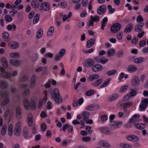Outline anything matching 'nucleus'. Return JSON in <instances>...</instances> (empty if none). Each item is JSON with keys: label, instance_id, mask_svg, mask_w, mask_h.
Masks as SVG:
<instances>
[{"label": "nucleus", "instance_id": "41", "mask_svg": "<svg viewBox=\"0 0 148 148\" xmlns=\"http://www.w3.org/2000/svg\"><path fill=\"white\" fill-rule=\"evenodd\" d=\"M43 34V30L42 29L40 28L36 34V38L37 39L40 38L42 37Z\"/></svg>", "mask_w": 148, "mask_h": 148}, {"label": "nucleus", "instance_id": "37", "mask_svg": "<svg viewBox=\"0 0 148 148\" xmlns=\"http://www.w3.org/2000/svg\"><path fill=\"white\" fill-rule=\"evenodd\" d=\"M115 53V51L114 49H109L107 53L108 57H111L113 56Z\"/></svg>", "mask_w": 148, "mask_h": 148}, {"label": "nucleus", "instance_id": "49", "mask_svg": "<svg viewBox=\"0 0 148 148\" xmlns=\"http://www.w3.org/2000/svg\"><path fill=\"white\" fill-rule=\"evenodd\" d=\"M116 70L115 69L108 71L106 74L108 76H111L115 74L116 73Z\"/></svg>", "mask_w": 148, "mask_h": 148}, {"label": "nucleus", "instance_id": "27", "mask_svg": "<svg viewBox=\"0 0 148 148\" xmlns=\"http://www.w3.org/2000/svg\"><path fill=\"white\" fill-rule=\"evenodd\" d=\"M99 144L101 146L104 147L109 148L110 147V144L105 140H101L99 142Z\"/></svg>", "mask_w": 148, "mask_h": 148}, {"label": "nucleus", "instance_id": "44", "mask_svg": "<svg viewBox=\"0 0 148 148\" xmlns=\"http://www.w3.org/2000/svg\"><path fill=\"white\" fill-rule=\"evenodd\" d=\"M102 79L101 78L95 81L93 83V85L94 86H99L102 82Z\"/></svg>", "mask_w": 148, "mask_h": 148}, {"label": "nucleus", "instance_id": "35", "mask_svg": "<svg viewBox=\"0 0 148 148\" xmlns=\"http://www.w3.org/2000/svg\"><path fill=\"white\" fill-rule=\"evenodd\" d=\"M2 66L5 68H6L8 66V63L6 59L4 57L1 58V60Z\"/></svg>", "mask_w": 148, "mask_h": 148}, {"label": "nucleus", "instance_id": "54", "mask_svg": "<svg viewBox=\"0 0 148 148\" xmlns=\"http://www.w3.org/2000/svg\"><path fill=\"white\" fill-rule=\"evenodd\" d=\"M108 8L110 13L112 14L115 11V9L114 8H112V6L110 5H108Z\"/></svg>", "mask_w": 148, "mask_h": 148}, {"label": "nucleus", "instance_id": "39", "mask_svg": "<svg viewBox=\"0 0 148 148\" xmlns=\"http://www.w3.org/2000/svg\"><path fill=\"white\" fill-rule=\"evenodd\" d=\"M23 136L26 138H27L29 136V131L26 127H25L23 131Z\"/></svg>", "mask_w": 148, "mask_h": 148}, {"label": "nucleus", "instance_id": "11", "mask_svg": "<svg viewBox=\"0 0 148 148\" xmlns=\"http://www.w3.org/2000/svg\"><path fill=\"white\" fill-rule=\"evenodd\" d=\"M99 130L101 132L105 135H108L112 133V132L107 127H102L100 128Z\"/></svg>", "mask_w": 148, "mask_h": 148}, {"label": "nucleus", "instance_id": "51", "mask_svg": "<svg viewBox=\"0 0 148 148\" xmlns=\"http://www.w3.org/2000/svg\"><path fill=\"white\" fill-rule=\"evenodd\" d=\"M90 18H91V20H92V21L94 22H98L99 20V17L98 16H96L94 17H93L92 16H91Z\"/></svg>", "mask_w": 148, "mask_h": 148}, {"label": "nucleus", "instance_id": "30", "mask_svg": "<svg viewBox=\"0 0 148 148\" xmlns=\"http://www.w3.org/2000/svg\"><path fill=\"white\" fill-rule=\"evenodd\" d=\"M0 87L2 89H5L8 87L7 82L4 80L0 81Z\"/></svg>", "mask_w": 148, "mask_h": 148}, {"label": "nucleus", "instance_id": "62", "mask_svg": "<svg viewBox=\"0 0 148 148\" xmlns=\"http://www.w3.org/2000/svg\"><path fill=\"white\" fill-rule=\"evenodd\" d=\"M66 53V50L64 49H61L59 52L58 54L61 56L62 57Z\"/></svg>", "mask_w": 148, "mask_h": 148}, {"label": "nucleus", "instance_id": "17", "mask_svg": "<svg viewBox=\"0 0 148 148\" xmlns=\"http://www.w3.org/2000/svg\"><path fill=\"white\" fill-rule=\"evenodd\" d=\"M122 123V122H120L119 121H110V127L112 128L113 127L115 126L116 128H118L119 127L120 125H121Z\"/></svg>", "mask_w": 148, "mask_h": 148}, {"label": "nucleus", "instance_id": "56", "mask_svg": "<svg viewBox=\"0 0 148 148\" xmlns=\"http://www.w3.org/2000/svg\"><path fill=\"white\" fill-rule=\"evenodd\" d=\"M101 59L100 62L102 64H104L108 61V59H106L103 57H101Z\"/></svg>", "mask_w": 148, "mask_h": 148}, {"label": "nucleus", "instance_id": "4", "mask_svg": "<svg viewBox=\"0 0 148 148\" xmlns=\"http://www.w3.org/2000/svg\"><path fill=\"white\" fill-rule=\"evenodd\" d=\"M8 95V92H0V97H2L4 98H6L5 99L2 103L1 106L2 107L6 106L8 104L9 102V99L7 98Z\"/></svg>", "mask_w": 148, "mask_h": 148}, {"label": "nucleus", "instance_id": "48", "mask_svg": "<svg viewBox=\"0 0 148 148\" xmlns=\"http://www.w3.org/2000/svg\"><path fill=\"white\" fill-rule=\"evenodd\" d=\"M72 14V12H70L69 13L68 16H67L66 15H64L62 17V18L63 21H66L69 18V19H70V18Z\"/></svg>", "mask_w": 148, "mask_h": 148}, {"label": "nucleus", "instance_id": "59", "mask_svg": "<svg viewBox=\"0 0 148 148\" xmlns=\"http://www.w3.org/2000/svg\"><path fill=\"white\" fill-rule=\"evenodd\" d=\"M123 50H120L118 52L117 56L119 58H121L123 56Z\"/></svg>", "mask_w": 148, "mask_h": 148}, {"label": "nucleus", "instance_id": "22", "mask_svg": "<svg viewBox=\"0 0 148 148\" xmlns=\"http://www.w3.org/2000/svg\"><path fill=\"white\" fill-rule=\"evenodd\" d=\"M0 76L3 78L7 79L11 77L12 74L8 72H3L0 74Z\"/></svg>", "mask_w": 148, "mask_h": 148}, {"label": "nucleus", "instance_id": "36", "mask_svg": "<svg viewBox=\"0 0 148 148\" xmlns=\"http://www.w3.org/2000/svg\"><path fill=\"white\" fill-rule=\"evenodd\" d=\"M54 31L53 27L51 26L49 29L47 33V35L48 37H50L53 35Z\"/></svg>", "mask_w": 148, "mask_h": 148}, {"label": "nucleus", "instance_id": "24", "mask_svg": "<svg viewBox=\"0 0 148 148\" xmlns=\"http://www.w3.org/2000/svg\"><path fill=\"white\" fill-rule=\"evenodd\" d=\"M10 63L11 65L15 66H18L21 64V62L19 60L14 59L10 60Z\"/></svg>", "mask_w": 148, "mask_h": 148}, {"label": "nucleus", "instance_id": "2", "mask_svg": "<svg viewBox=\"0 0 148 148\" xmlns=\"http://www.w3.org/2000/svg\"><path fill=\"white\" fill-rule=\"evenodd\" d=\"M53 98L57 103L58 104L62 103V100L58 89L56 88L53 90Z\"/></svg>", "mask_w": 148, "mask_h": 148}, {"label": "nucleus", "instance_id": "38", "mask_svg": "<svg viewBox=\"0 0 148 148\" xmlns=\"http://www.w3.org/2000/svg\"><path fill=\"white\" fill-rule=\"evenodd\" d=\"M140 117L139 115L138 114H136L133 116L131 119L129 121V123H132L133 121H137Z\"/></svg>", "mask_w": 148, "mask_h": 148}, {"label": "nucleus", "instance_id": "61", "mask_svg": "<svg viewBox=\"0 0 148 148\" xmlns=\"http://www.w3.org/2000/svg\"><path fill=\"white\" fill-rule=\"evenodd\" d=\"M12 19L10 15H6L5 17V20L7 22H9L12 21Z\"/></svg>", "mask_w": 148, "mask_h": 148}, {"label": "nucleus", "instance_id": "31", "mask_svg": "<svg viewBox=\"0 0 148 148\" xmlns=\"http://www.w3.org/2000/svg\"><path fill=\"white\" fill-rule=\"evenodd\" d=\"M90 115L89 112L86 111H84L81 114L84 121L86 120L89 118V116Z\"/></svg>", "mask_w": 148, "mask_h": 148}, {"label": "nucleus", "instance_id": "42", "mask_svg": "<svg viewBox=\"0 0 148 148\" xmlns=\"http://www.w3.org/2000/svg\"><path fill=\"white\" fill-rule=\"evenodd\" d=\"M144 60V58L142 57H140L135 59L134 62L135 63L138 64L142 63Z\"/></svg>", "mask_w": 148, "mask_h": 148}, {"label": "nucleus", "instance_id": "5", "mask_svg": "<svg viewBox=\"0 0 148 148\" xmlns=\"http://www.w3.org/2000/svg\"><path fill=\"white\" fill-rule=\"evenodd\" d=\"M121 27V25L119 23L114 24L111 27L110 31L112 33H116L120 30Z\"/></svg>", "mask_w": 148, "mask_h": 148}, {"label": "nucleus", "instance_id": "46", "mask_svg": "<svg viewBox=\"0 0 148 148\" xmlns=\"http://www.w3.org/2000/svg\"><path fill=\"white\" fill-rule=\"evenodd\" d=\"M120 146L123 148H132V146L128 144L121 143L119 145Z\"/></svg>", "mask_w": 148, "mask_h": 148}, {"label": "nucleus", "instance_id": "3", "mask_svg": "<svg viewBox=\"0 0 148 148\" xmlns=\"http://www.w3.org/2000/svg\"><path fill=\"white\" fill-rule=\"evenodd\" d=\"M22 123L21 121H18L15 125L14 128V133L17 136H19L21 133V126Z\"/></svg>", "mask_w": 148, "mask_h": 148}, {"label": "nucleus", "instance_id": "52", "mask_svg": "<svg viewBox=\"0 0 148 148\" xmlns=\"http://www.w3.org/2000/svg\"><path fill=\"white\" fill-rule=\"evenodd\" d=\"M128 88V86L127 85H124L122 86L120 89V91L121 92L123 93L125 92Z\"/></svg>", "mask_w": 148, "mask_h": 148}, {"label": "nucleus", "instance_id": "9", "mask_svg": "<svg viewBox=\"0 0 148 148\" xmlns=\"http://www.w3.org/2000/svg\"><path fill=\"white\" fill-rule=\"evenodd\" d=\"M106 10V6L105 5H102L97 8V12L98 14L101 15L103 14Z\"/></svg>", "mask_w": 148, "mask_h": 148}, {"label": "nucleus", "instance_id": "19", "mask_svg": "<svg viewBox=\"0 0 148 148\" xmlns=\"http://www.w3.org/2000/svg\"><path fill=\"white\" fill-rule=\"evenodd\" d=\"M133 25L132 23L129 24L125 28L124 32L125 33H128L130 32L133 29Z\"/></svg>", "mask_w": 148, "mask_h": 148}, {"label": "nucleus", "instance_id": "43", "mask_svg": "<svg viewBox=\"0 0 148 148\" xmlns=\"http://www.w3.org/2000/svg\"><path fill=\"white\" fill-rule=\"evenodd\" d=\"M118 97V95L116 94H112L109 98V101H114Z\"/></svg>", "mask_w": 148, "mask_h": 148}, {"label": "nucleus", "instance_id": "47", "mask_svg": "<svg viewBox=\"0 0 148 148\" xmlns=\"http://www.w3.org/2000/svg\"><path fill=\"white\" fill-rule=\"evenodd\" d=\"M40 18L39 14H36L34 18L33 23L35 24H36Z\"/></svg>", "mask_w": 148, "mask_h": 148}, {"label": "nucleus", "instance_id": "53", "mask_svg": "<svg viewBox=\"0 0 148 148\" xmlns=\"http://www.w3.org/2000/svg\"><path fill=\"white\" fill-rule=\"evenodd\" d=\"M141 104L147 106L148 105V99H144L141 102Z\"/></svg>", "mask_w": 148, "mask_h": 148}, {"label": "nucleus", "instance_id": "34", "mask_svg": "<svg viewBox=\"0 0 148 148\" xmlns=\"http://www.w3.org/2000/svg\"><path fill=\"white\" fill-rule=\"evenodd\" d=\"M10 56L12 58L18 59L20 57V55L18 52H12L10 53Z\"/></svg>", "mask_w": 148, "mask_h": 148}, {"label": "nucleus", "instance_id": "14", "mask_svg": "<svg viewBox=\"0 0 148 148\" xmlns=\"http://www.w3.org/2000/svg\"><path fill=\"white\" fill-rule=\"evenodd\" d=\"M131 84L133 86H136L139 85L140 80L136 76L134 77L132 79Z\"/></svg>", "mask_w": 148, "mask_h": 148}, {"label": "nucleus", "instance_id": "20", "mask_svg": "<svg viewBox=\"0 0 148 148\" xmlns=\"http://www.w3.org/2000/svg\"><path fill=\"white\" fill-rule=\"evenodd\" d=\"M22 110L19 106H17L16 109V118L20 119L21 118Z\"/></svg>", "mask_w": 148, "mask_h": 148}, {"label": "nucleus", "instance_id": "55", "mask_svg": "<svg viewBox=\"0 0 148 148\" xmlns=\"http://www.w3.org/2000/svg\"><path fill=\"white\" fill-rule=\"evenodd\" d=\"M51 80L49 79L48 82L46 83L45 85V87L46 88H50L51 86Z\"/></svg>", "mask_w": 148, "mask_h": 148}, {"label": "nucleus", "instance_id": "40", "mask_svg": "<svg viewBox=\"0 0 148 148\" xmlns=\"http://www.w3.org/2000/svg\"><path fill=\"white\" fill-rule=\"evenodd\" d=\"M7 128V127L6 125L4 124L2 126L1 132V134L2 136H3L5 135Z\"/></svg>", "mask_w": 148, "mask_h": 148}, {"label": "nucleus", "instance_id": "23", "mask_svg": "<svg viewBox=\"0 0 148 148\" xmlns=\"http://www.w3.org/2000/svg\"><path fill=\"white\" fill-rule=\"evenodd\" d=\"M95 41V39L92 38L88 40L86 43V47L88 48L91 47L94 44Z\"/></svg>", "mask_w": 148, "mask_h": 148}, {"label": "nucleus", "instance_id": "60", "mask_svg": "<svg viewBox=\"0 0 148 148\" xmlns=\"http://www.w3.org/2000/svg\"><path fill=\"white\" fill-rule=\"evenodd\" d=\"M93 51V49L92 48L88 50H86L85 49H83L82 50L83 52L86 54L91 53H92Z\"/></svg>", "mask_w": 148, "mask_h": 148}, {"label": "nucleus", "instance_id": "33", "mask_svg": "<svg viewBox=\"0 0 148 148\" xmlns=\"http://www.w3.org/2000/svg\"><path fill=\"white\" fill-rule=\"evenodd\" d=\"M108 19L107 17H104L101 21V28L102 30H103L105 27L106 25V24L108 21Z\"/></svg>", "mask_w": 148, "mask_h": 148}, {"label": "nucleus", "instance_id": "18", "mask_svg": "<svg viewBox=\"0 0 148 148\" xmlns=\"http://www.w3.org/2000/svg\"><path fill=\"white\" fill-rule=\"evenodd\" d=\"M99 108L98 105L96 104H92L87 107L86 108V110L88 111H93L98 109Z\"/></svg>", "mask_w": 148, "mask_h": 148}, {"label": "nucleus", "instance_id": "15", "mask_svg": "<svg viewBox=\"0 0 148 148\" xmlns=\"http://www.w3.org/2000/svg\"><path fill=\"white\" fill-rule=\"evenodd\" d=\"M144 24L143 23H139L138 25H136L134 28V31L135 32H138V33L143 31L142 30Z\"/></svg>", "mask_w": 148, "mask_h": 148}, {"label": "nucleus", "instance_id": "21", "mask_svg": "<svg viewBox=\"0 0 148 148\" xmlns=\"http://www.w3.org/2000/svg\"><path fill=\"white\" fill-rule=\"evenodd\" d=\"M126 138L128 140L133 142L137 141L138 140V137L134 135H130L127 136L126 137Z\"/></svg>", "mask_w": 148, "mask_h": 148}, {"label": "nucleus", "instance_id": "64", "mask_svg": "<svg viewBox=\"0 0 148 148\" xmlns=\"http://www.w3.org/2000/svg\"><path fill=\"white\" fill-rule=\"evenodd\" d=\"M138 41V38L136 36L134 37L131 40V43L133 44H135Z\"/></svg>", "mask_w": 148, "mask_h": 148}, {"label": "nucleus", "instance_id": "26", "mask_svg": "<svg viewBox=\"0 0 148 148\" xmlns=\"http://www.w3.org/2000/svg\"><path fill=\"white\" fill-rule=\"evenodd\" d=\"M31 6L34 8H38L40 3L37 0H33L31 2Z\"/></svg>", "mask_w": 148, "mask_h": 148}, {"label": "nucleus", "instance_id": "12", "mask_svg": "<svg viewBox=\"0 0 148 148\" xmlns=\"http://www.w3.org/2000/svg\"><path fill=\"white\" fill-rule=\"evenodd\" d=\"M28 125L29 126L31 127L32 126L34 122L33 116L31 113L28 114L27 117Z\"/></svg>", "mask_w": 148, "mask_h": 148}, {"label": "nucleus", "instance_id": "45", "mask_svg": "<svg viewBox=\"0 0 148 148\" xmlns=\"http://www.w3.org/2000/svg\"><path fill=\"white\" fill-rule=\"evenodd\" d=\"M28 80V78L27 76L23 75L21 76L19 79V81L21 82H25Z\"/></svg>", "mask_w": 148, "mask_h": 148}, {"label": "nucleus", "instance_id": "10", "mask_svg": "<svg viewBox=\"0 0 148 148\" xmlns=\"http://www.w3.org/2000/svg\"><path fill=\"white\" fill-rule=\"evenodd\" d=\"M8 46L11 49H16L18 48L19 44L16 41H11L9 42Z\"/></svg>", "mask_w": 148, "mask_h": 148}, {"label": "nucleus", "instance_id": "29", "mask_svg": "<svg viewBox=\"0 0 148 148\" xmlns=\"http://www.w3.org/2000/svg\"><path fill=\"white\" fill-rule=\"evenodd\" d=\"M30 94V91L29 89L26 88L22 92L23 96L24 97H29Z\"/></svg>", "mask_w": 148, "mask_h": 148}, {"label": "nucleus", "instance_id": "28", "mask_svg": "<svg viewBox=\"0 0 148 148\" xmlns=\"http://www.w3.org/2000/svg\"><path fill=\"white\" fill-rule=\"evenodd\" d=\"M99 77V75L97 74H93L90 75L88 77V79L90 81H92L98 78Z\"/></svg>", "mask_w": 148, "mask_h": 148}, {"label": "nucleus", "instance_id": "1", "mask_svg": "<svg viewBox=\"0 0 148 148\" xmlns=\"http://www.w3.org/2000/svg\"><path fill=\"white\" fill-rule=\"evenodd\" d=\"M36 99L35 97L31 98L30 103L27 98H25L23 101V105L25 108L27 110H29L30 108L32 110L35 109L36 106Z\"/></svg>", "mask_w": 148, "mask_h": 148}, {"label": "nucleus", "instance_id": "8", "mask_svg": "<svg viewBox=\"0 0 148 148\" xmlns=\"http://www.w3.org/2000/svg\"><path fill=\"white\" fill-rule=\"evenodd\" d=\"M40 7V10H42L44 11H48L49 10L50 5L47 2H43L41 3Z\"/></svg>", "mask_w": 148, "mask_h": 148}, {"label": "nucleus", "instance_id": "6", "mask_svg": "<svg viewBox=\"0 0 148 148\" xmlns=\"http://www.w3.org/2000/svg\"><path fill=\"white\" fill-rule=\"evenodd\" d=\"M91 69L92 71L96 73L102 71L103 69V67L101 64H97L94 65Z\"/></svg>", "mask_w": 148, "mask_h": 148}, {"label": "nucleus", "instance_id": "16", "mask_svg": "<svg viewBox=\"0 0 148 148\" xmlns=\"http://www.w3.org/2000/svg\"><path fill=\"white\" fill-rule=\"evenodd\" d=\"M127 70L128 72L131 73L136 71L137 69L135 65L131 64L128 66Z\"/></svg>", "mask_w": 148, "mask_h": 148}, {"label": "nucleus", "instance_id": "25", "mask_svg": "<svg viewBox=\"0 0 148 148\" xmlns=\"http://www.w3.org/2000/svg\"><path fill=\"white\" fill-rule=\"evenodd\" d=\"M132 105V103L129 102L124 103L123 104V110L124 112H127V108L131 106Z\"/></svg>", "mask_w": 148, "mask_h": 148}, {"label": "nucleus", "instance_id": "32", "mask_svg": "<svg viewBox=\"0 0 148 148\" xmlns=\"http://www.w3.org/2000/svg\"><path fill=\"white\" fill-rule=\"evenodd\" d=\"M3 38L5 41H8L10 40V36L8 33L6 32H4L2 34Z\"/></svg>", "mask_w": 148, "mask_h": 148}, {"label": "nucleus", "instance_id": "57", "mask_svg": "<svg viewBox=\"0 0 148 148\" xmlns=\"http://www.w3.org/2000/svg\"><path fill=\"white\" fill-rule=\"evenodd\" d=\"M92 128L91 127L89 126H87L86 127V131L87 133V134H91L92 133V132L90 130V129Z\"/></svg>", "mask_w": 148, "mask_h": 148}, {"label": "nucleus", "instance_id": "7", "mask_svg": "<svg viewBox=\"0 0 148 148\" xmlns=\"http://www.w3.org/2000/svg\"><path fill=\"white\" fill-rule=\"evenodd\" d=\"M95 63L94 60L89 58L86 60L84 63V65L85 66L87 67H92L94 66Z\"/></svg>", "mask_w": 148, "mask_h": 148}, {"label": "nucleus", "instance_id": "63", "mask_svg": "<svg viewBox=\"0 0 148 148\" xmlns=\"http://www.w3.org/2000/svg\"><path fill=\"white\" fill-rule=\"evenodd\" d=\"M146 127V125L144 124H140L137 125L136 127L139 129H142Z\"/></svg>", "mask_w": 148, "mask_h": 148}, {"label": "nucleus", "instance_id": "50", "mask_svg": "<svg viewBox=\"0 0 148 148\" xmlns=\"http://www.w3.org/2000/svg\"><path fill=\"white\" fill-rule=\"evenodd\" d=\"M110 79H107L106 81L104 82L102 85L100 86V88H102L107 86L109 84L110 82Z\"/></svg>", "mask_w": 148, "mask_h": 148}, {"label": "nucleus", "instance_id": "13", "mask_svg": "<svg viewBox=\"0 0 148 148\" xmlns=\"http://www.w3.org/2000/svg\"><path fill=\"white\" fill-rule=\"evenodd\" d=\"M36 76L35 75H33L32 76L30 81V88H32L35 87L36 85Z\"/></svg>", "mask_w": 148, "mask_h": 148}, {"label": "nucleus", "instance_id": "58", "mask_svg": "<svg viewBox=\"0 0 148 148\" xmlns=\"http://www.w3.org/2000/svg\"><path fill=\"white\" fill-rule=\"evenodd\" d=\"M94 94V90H90L86 92V95L88 96H90Z\"/></svg>", "mask_w": 148, "mask_h": 148}]
</instances>
